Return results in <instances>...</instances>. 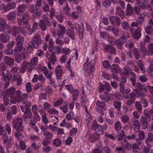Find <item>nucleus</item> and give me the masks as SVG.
I'll return each mask as SVG.
<instances>
[{
	"label": "nucleus",
	"mask_w": 153,
	"mask_h": 153,
	"mask_svg": "<svg viewBox=\"0 0 153 153\" xmlns=\"http://www.w3.org/2000/svg\"><path fill=\"white\" fill-rule=\"evenodd\" d=\"M36 8L37 7L35 6V5L34 4H30L29 7V11L30 13H34L35 11Z\"/></svg>",
	"instance_id": "nucleus-55"
},
{
	"label": "nucleus",
	"mask_w": 153,
	"mask_h": 153,
	"mask_svg": "<svg viewBox=\"0 0 153 153\" xmlns=\"http://www.w3.org/2000/svg\"><path fill=\"white\" fill-rule=\"evenodd\" d=\"M139 80L142 82H146L148 80V78L145 75H142L139 76Z\"/></svg>",
	"instance_id": "nucleus-59"
},
{
	"label": "nucleus",
	"mask_w": 153,
	"mask_h": 153,
	"mask_svg": "<svg viewBox=\"0 0 153 153\" xmlns=\"http://www.w3.org/2000/svg\"><path fill=\"white\" fill-rule=\"evenodd\" d=\"M111 1L109 0H104L102 1V4L105 7H107L111 5Z\"/></svg>",
	"instance_id": "nucleus-53"
},
{
	"label": "nucleus",
	"mask_w": 153,
	"mask_h": 153,
	"mask_svg": "<svg viewBox=\"0 0 153 153\" xmlns=\"http://www.w3.org/2000/svg\"><path fill=\"white\" fill-rule=\"evenodd\" d=\"M29 138L32 141H36L39 140L40 138L38 136L35 135L34 134H31L29 136Z\"/></svg>",
	"instance_id": "nucleus-51"
},
{
	"label": "nucleus",
	"mask_w": 153,
	"mask_h": 153,
	"mask_svg": "<svg viewBox=\"0 0 153 153\" xmlns=\"http://www.w3.org/2000/svg\"><path fill=\"white\" fill-rule=\"evenodd\" d=\"M96 105L99 108H104L106 106V104L104 102L98 100L96 103Z\"/></svg>",
	"instance_id": "nucleus-41"
},
{
	"label": "nucleus",
	"mask_w": 153,
	"mask_h": 153,
	"mask_svg": "<svg viewBox=\"0 0 153 153\" xmlns=\"http://www.w3.org/2000/svg\"><path fill=\"white\" fill-rule=\"evenodd\" d=\"M103 47L105 51L107 52L110 53L111 54H115L116 51L115 48L109 45L104 44Z\"/></svg>",
	"instance_id": "nucleus-12"
},
{
	"label": "nucleus",
	"mask_w": 153,
	"mask_h": 153,
	"mask_svg": "<svg viewBox=\"0 0 153 153\" xmlns=\"http://www.w3.org/2000/svg\"><path fill=\"white\" fill-rule=\"evenodd\" d=\"M55 72L56 74V76L58 79L62 77V74L63 73V71L62 68L59 65H58L56 67Z\"/></svg>",
	"instance_id": "nucleus-17"
},
{
	"label": "nucleus",
	"mask_w": 153,
	"mask_h": 153,
	"mask_svg": "<svg viewBox=\"0 0 153 153\" xmlns=\"http://www.w3.org/2000/svg\"><path fill=\"white\" fill-rule=\"evenodd\" d=\"M124 70L125 71L124 73L127 74H128L132 76H133V77H137L135 73L133 72H132L131 71V70L129 68L126 67V68H124Z\"/></svg>",
	"instance_id": "nucleus-31"
},
{
	"label": "nucleus",
	"mask_w": 153,
	"mask_h": 153,
	"mask_svg": "<svg viewBox=\"0 0 153 153\" xmlns=\"http://www.w3.org/2000/svg\"><path fill=\"white\" fill-rule=\"evenodd\" d=\"M120 66L116 64H113L110 68L111 71L116 74L118 73L119 71H120V74L122 73V72L120 71Z\"/></svg>",
	"instance_id": "nucleus-14"
},
{
	"label": "nucleus",
	"mask_w": 153,
	"mask_h": 153,
	"mask_svg": "<svg viewBox=\"0 0 153 153\" xmlns=\"http://www.w3.org/2000/svg\"><path fill=\"white\" fill-rule=\"evenodd\" d=\"M45 40L46 42H49V45L53 44L54 42L52 38L50 37L49 34L46 35L45 37Z\"/></svg>",
	"instance_id": "nucleus-57"
},
{
	"label": "nucleus",
	"mask_w": 153,
	"mask_h": 153,
	"mask_svg": "<svg viewBox=\"0 0 153 153\" xmlns=\"http://www.w3.org/2000/svg\"><path fill=\"white\" fill-rule=\"evenodd\" d=\"M67 24L69 27L68 29V32L66 35L72 39L74 40L75 39V36H74V26L72 22L70 21L67 22Z\"/></svg>",
	"instance_id": "nucleus-7"
},
{
	"label": "nucleus",
	"mask_w": 153,
	"mask_h": 153,
	"mask_svg": "<svg viewBox=\"0 0 153 153\" xmlns=\"http://www.w3.org/2000/svg\"><path fill=\"white\" fill-rule=\"evenodd\" d=\"M96 60V59L95 58L94 60H91L88 64V60L87 62H85L83 65V67L85 71L89 74H91L94 71V65L95 64V61Z\"/></svg>",
	"instance_id": "nucleus-4"
},
{
	"label": "nucleus",
	"mask_w": 153,
	"mask_h": 153,
	"mask_svg": "<svg viewBox=\"0 0 153 153\" xmlns=\"http://www.w3.org/2000/svg\"><path fill=\"white\" fill-rule=\"evenodd\" d=\"M16 4L14 2H12L11 3H7L6 5L4 6L2 9L3 13H5L8 11L9 10L14 9L15 8Z\"/></svg>",
	"instance_id": "nucleus-9"
},
{
	"label": "nucleus",
	"mask_w": 153,
	"mask_h": 153,
	"mask_svg": "<svg viewBox=\"0 0 153 153\" xmlns=\"http://www.w3.org/2000/svg\"><path fill=\"white\" fill-rule=\"evenodd\" d=\"M52 143L53 144L56 146H60L62 143L61 140L59 138L54 139Z\"/></svg>",
	"instance_id": "nucleus-45"
},
{
	"label": "nucleus",
	"mask_w": 153,
	"mask_h": 153,
	"mask_svg": "<svg viewBox=\"0 0 153 153\" xmlns=\"http://www.w3.org/2000/svg\"><path fill=\"white\" fill-rule=\"evenodd\" d=\"M14 57L15 61L20 63L22 61V57H24L25 49L23 46L15 47L14 50Z\"/></svg>",
	"instance_id": "nucleus-3"
},
{
	"label": "nucleus",
	"mask_w": 153,
	"mask_h": 153,
	"mask_svg": "<svg viewBox=\"0 0 153 153\" xmlns=\"http://www.w3.org/2000/svg\"><path fill=\"white\" fill-rule=\"evenodd\" d=\"M125 135V133L123 130H122L119 135L117 136V138L119 141H120L123 139Z\"/></svg>",
	"instance_id": "nucleus-58"
},
{
	"label": "nucleus",
	"mask_w": 153,
	"mask_h": 153,
	"mask_svg": "<svg viewBox=\"0 0 153 153\" xmlns=\"http://www.w3.org/2000/svg\"><path fill=\"white\" fill-rule=\"evenodd\" d=\"M41 131L43 133L46 132L47 131H46L48 129V126L45 124L43 125H42L39 127Z\"/></svg>",
	"instance_id": "nucleus-63"
},
{
	"label": "nucleus",
	"mask_w": 153,
	"mask_h": 153,
	"mask_svg": "<svg viewBox=\"0 0 153 153\" xmlns=\"http://www.w3.org/2000/svg\"><path fill=\"white\" fill-rule=\"evenodd\" d=\"M26 9V6L24 4H20L18 7V11L19 13H22L25 11Z\"/></svg>",
	"instance_id": "nucleus-37"
},
{
	"label": "nucleus",
	"mask_w": 153,
	"mask_h": 153,
	"mask_svg": "<svg viewBox=\"0 0 153 153\" xmlns=\"http://www.w3.org/2000/svg\"><path fill=\"white\" fill-rule=\"evenodd\" d=\"M135 100V98L134 94L131 92L129 94V97H128L126 104L129 105H131L134 102Z\"/></svg>",
	"instance_id": "nucleus-19"
},
{
	"label": "nucleus",
	"mask_w": 153,
	"mask_h": 153,
	"mask_svg": "<svg viewBox=\"0 0 153 153\" xmlns=\"http://www.w3.org/2000/svg\"><path fill=\"white\" fill-rule=\"evenodd\" d=\"M133 43L132 41L129 40L126 41L125 43V46L128 48H131L133 46Z\"/></svg>",
	"instance_id": "nucleus-48"
},
{
	"label": "nucleus",
	"mask_w": 153,
	"mask_h": 153,
	"mask_svg": "<svg viewBox=\"0 0 153 153\" xmlns=\"http://www.w3.org/2000/svg\"><path fill=\"white\" fill-rule=\"evenodd\" d=\"M137 66L143 72H145V68L142 61L139 60L137 62Z\"/></svg>",
	"instance_id": "nucleus-28"
},
{
	"label": "nucleus",
	"mask_w": 153,
	"mask_h": 153,
	"mask_svg": "<svg viewBox=\"0 0 153 153\" xmlns=\"http://www.w3.org/2000/svg\"><path fill=\"white\" fill-rule=\"evenodd\" d=\"M16 15L15 12H11L8 13L7 16V18L9 20H13L15 18Z\"/></svg>",
	"instance_id": "nucleus-36"
},
{
	"label": "nucleus",
	"mask_w": 153,
	"mask_h": 153,
	"mask_svg": "<svg viewBox=\"0 0 153 153\" xmlns=\"http://www.w3.org/2000/svg\"><path fill=\"white\" fill-rule=\"evenodd\" d=\"M46 23L44 22L43 20H41L39 22V25L43 31L46 29Z\"/></svg>",
	"instance_id": "nucleus-44"
},
{
	"label": "nucleus",
	"mask_w": 153,
	"mask_h": 153,
	"mask_svg": "<svg viewBox=\"0 0 153 153\" xmlns=\"http://www.w3.org/2000/svg\"><path fill=\"white\" fill-rule=\"evenodd\" d=\"M133 53L134 57L136 60L140 59V54L137 48H134L133 50Z\"/></svg>",
	"instance_id": "nucleus-32"
},
{
	"label": "nucleus",
	"mask_w": 153,
	"mask_h": 153,
	"mask_svg": "<svg viewBox=\"0 0 153 153\" xmlns=\"http://www.w3.org/2000/svg\"><path fill=\"white\" fill-rule=\"evenodd\" d=\"M10 39V36L7 34H0V42L4 43H7Z\"/></svg>",
	"instance_id": "nucleus-18"
},
{
	"label": "nucleus",
	"mask_w": 153,
	"mask_h": 153,
	"mask_svg": "<svg viewBox=\"0 0 153 153\" xmlns=\"http://www.w3.org/2000/svg\"><path fill=\"white\" fill-rule=\"evenodd\" d=\"M100 97L102 100L106 102H108L110 99L109 95L106 93L100 95Z\"/></svg>",
	"instance_id": "nucleus-25"
},
{
	"label": "nucleus",
	"mask_w": 153,
	"mask_h": 153,
	"mask_svg": "<svg viewBox=\"0 0 153 153\" xmlns=\"http://www.w3.org/2000/svg\"><path fill=\"white\" fill-rule=\"evenodd\" d=\"M153 114V109H146L144 111V115L146 116L148 118H150L151 114Z\"/></svg>",
	"instance_id": "nucleus-39"
},
{
	"label": "nucleus",
	"mask_w": 153,
	"mask_h": 153,
	"mask_svg": "<svg viewBox=\"0 0 153 153\" xmlns=\"http://www.w3.org/2000/svg\"><path fill=\"white\" fill-rule=\"evenodd\" d=\"M43 134L47 139H51L53 137V134L50 132L47 131L43 133Z\"/></svg>",
	"instance_id": "nucleus-46"
},
{
	"label": "nucleus",
	"mask_w": 153,
	"mask_h": 153,
	"mask_svg": "<svg viewBox=\"0 0 153 153\" xmlns=\"http://www.w3.org/2000/svg\"><path fill=\"white\" fill-rule=\"evenodd\" d=\"M148 47V54L150 55H152L153 54V43L150 44Z\"/></svg>",
	"instance_id": "nucleus-50"
},
{
	"label": "nucleus",
	"mask_w": 153,
	"mask_h": 153,
	"mask_svg": "<svg viewBox=\"0 0 153 153\" xmlns=\"http://www.w3.org/2000/svg\"><path fill=\"white\" fill-rule=\"evenodd\" d=\"M23 22H28L30 19V15L27 12L25 13L23 15L22 17Z\"/></svg>",
	"instance_id": "nucleus-47"
},
{
	"label": "nucleus",
	"mask_w": 153,
	"mask_h": 153,
	"mask_svg": "<svg viewBox=\"0 0 153 153\" xmlns=\"http://www.w3.org/2000/svg\"><path fill=\"white\" fill-rule=\"evenodd\" d=\"M22 93L20 90H17L15 93V97H13L10 101L11 103H15L16 102L21 103L22 105H20V108L23 112L25 111V108L26 104L30 106L31 103L30 102L26 101L28 97V94L27 93H24L21 96Z\"/></svg>",
	"instance_id": "nucleus-1"
},
{
	"label": "nucleus",
	"mask_w": 153,
	"mask_h": 153,
	"mask_svg": "<svg viewBox=\"0 0 153 153\" xmlns=\"http://www.w3.org/2000/svg\"><path fill=\"white\" fill-rule=\"evenodd\" d=\"M59 29L57 32V35L59 38H63L64 35L66 33V29L65 27L61 24L58 25Z\"/></svg>",
	"instance_id": "nucleus-8"
},
{
	"label": "nucleus",
	"mask_w": 153,
	"mask_h": 153,
	"mask_svg": "<svg viewBox=\"0 0 153 153\" xmlns=\"http://www.w3.org/2000/svg\"><path fill=\"white\" fill-rule=\"evenodd\" d=\"M100 37L103 39H105L108 38L109 36L108 34L105 32H101L100 33Z\"/></svg>",
	"instance_id": "nucleus-62"
},
{
	"label": "nucleus",
	"mask_w": 153,
	"mask_h": 153,
	"mask_svg": "<svg viewBox=\"0 0 153 153\" xmlns=\"http://www.w3.org/2000/svg\"><path fill=\"white\" fill-rule=\"evenodd\" d=\"M135 104V107L136 109L139 111H141L142 109L141 104L138 102H136Z\"/></svg>",
	"instance_id": "nucleus-60"
},
{
	"label": "nucleus",
	"mask_w": 153,
	"mask_h": 153,
	"mask_svg": "<svg viewBox=\"0 0 153 153\" xmlns=\"http://www.w3.org/2000/svg\"><path fill=\"white\" fill-rule=\"evenodd\" d=\"M71 93L73 94V101L74 102L77 99L79 94V91L77 89H74L73 90Z\"/></svg>",
	"instance_id": "nucleus-29"
},
{
	"label": "nucleus",
	"mask_w": 153,
	"mask_h": 153,
	"mask_svg": "<svg viewBox=\"0 0 153 153\" xmlns=\"http://www.w3.org/2000/svg\"><path fill=\"white\" fill-rule=\"evenodd\" d=\"M22 120L20 117H17L12 121L13 127L18 131H22L23 130L22 125Z\"/></svg>",
	"instance_id": "nucleus-6"
},
{
	"label": "nucleus",
	"mask_w": 153,
	"mask_h": 153,
	"mask_svg": "<svg viewBox=\"0 0 153 153\" xmlns=\"http://www.w3.org/2000/svg\"><path fill=\"white\" fill-rule=\"evenodd\" d=\"M123 28L126 30H128L129 28L128 23L126 21L123 22L121 24Z\"/></svg>",
	"instance_id": "nucleus-52"
},
{
	"label": "nucleus",
	"mask_w": 153,
	"mask_h": 153,
	"mask_svg": "<svg viewBox=\"0 0 153 153\" xmlns=\"http://www.w3.org/2000/svg\"><path fill=\"white\" fill-rule=\"evenodd\" d=\"M113 105L115 108L117 110H120L121 106V102L116 100L114 101Z\"/></svg>",
	"instance_id": "nucleus-38"
},
{
	"label": "nucleus",
	"mask_w": 153,
	"mask_h": 153,
	"mask_svg": "<svg viewBox=\"0 0 153 153\" xmlns=\"http://www.w3.org/2000/svg\"><path fill=\"white\" fill-rule=\"evenodd\" d=\"M126 12L127 15H131L133 13V9L130 4H129L127 5Z\"/></svg>",
	"instance_id": "nucleus-42"
},
{
	"label": "nucleus",
	"mask_w": 153,
	"mask_h": 153,
	"mask_svg": "<svg viewBox=\"0 0 153 153\" xmlns=\"http://www.w3.org/2000/svg\"><path fill=\"white\" fill-rule=\"evenodd\" d=\"M15 92V89L14 87H11L10 88L7 89L6 92V96H9L11 98L10 100L13 97H13L14 94Z\"/></svg>",
	"instance_id": "nucleus-16"
},
{
	"label": "nucleus",
	"mask_w": 153,
	"mask_h": 153,
	"mask_svg": "<svg viewBox=\"0 0 153 153\" xmlns=\"http://www.w3.org/2000/svg\"><path fill=\"white\" fill-rule=\"evenodd\" d=\"M25 111L24 112V115L26 118H30L32 117V114L30 109L26 108H25Z\"/></svg>",
	"instance_id": "nucleus-26"
},
{
	"label": "nucleus",
	"mask_w": 153,
	"mask_h": 153,
	"mask_svg": "<svg viewBox=\"0 0 153 153\" xmlns=\"http://www.w3.org/2000/svg\"><path fill=\"white\" fill-rule=\"evenodd\" d=\"M108 41L110 44L112 45H114L116 44V40L113 37H108Z\"/></svg>",
	"instance_id": "nucleus-49"
},
{
	"label": "nucleus",
	"mask_w": 153,
	"mask_h": 153,
	"mask_svg": "<svg viewBox=\"0 0 153 153\" xmlns=\"http://www.w3.org/2000/svg\"><path fill=\"white\" fill-rule=\"evenodd\" d=\"M3 75L4 76L3 79L4 81L5 82V85L4 87L5 88H6L9 85V82L10 81V79L7 76H5L4 75Z\"/></svg>",
	"instance_id": "nucleus-43"
},
{
	"label": "nucleus",
	"mask_w": 153,
	"mask_h": 153,
	"mask_svg": "<svg viewBox=\"0 0 153 153\" xmlns=\"http://www.w3.org/2000/svg\"><path fill=\"white\" fill-rule=\"evenodd\" d=\"M71 8L69 7L68 4L67 3L66 6L63 8V11L64 13L67 16H69L70 15V10Z\"/></svg>",
	"instance_id": "nucleus-27"
},
{
	"label": "nucleus",
	"mask_w": 153,
	"mask_h": 153,
	"mask_svg": "<svg viewBox=\"0 0 153 153\" xmlns=\"http://www.w3.org/2000/svg\"><path fill=\"white\" fill-rule=\"evenodd\" d=\"M19 30L18 27L16 26H14L12 28L11 34L13 36H16L19 33Z\"/></svg>",
	"instance_id": "nucleus-33"
},
{
	"label": "nucleus",
	"mask_w": 153,
	"mask_h": 153,
	"mask_svg": "<svg viewBox=\"0 0 153 153\" xmlns=\"http://www.w3.org/2000/svg\"><path fill=\"white\" fill-rule=\"evenodd\" d=\"M122 128V126L120 122L118 121L116 122L114 124L115 130L117 131H120Z\"/></svg>",
	"instance_id": "nucleus-34"
},
{
	"label": "nucleus",
	"mask_w": 153,
	"mask_h": 153,
	"mask_svg": "<svg viewBox=\"0 0 153 153\" xmlns=\"http://www.w3.org/2000/svg\"><path fill=\"white\" fill-rule=\"evenodd\" d=\"M117 45L118 48L120 50H122L123 48V45L124 43V40L122 37H120L119 39L116 40Z\"/></svg>",
	"instance_id": "nucleus-23"
},
{
	"label": "nucleus",
	"mask_w": 153,
	"mask_h": 153,
	"mask_svg": "<svg viewBox=\"0 0 153 153\" xmlns=\"http://www.w3.org/2000/svg\"><path fill=\"white\" fill-rule=\"evenodd\" d=\"M122 121L124 123H126L128 122L129 120V118L128 116L124 115H123L121 117Z\"/></svg>",
	"instance_id": "nucleus-56"
},
{
	"label": "nucleus",
	"mask_w": 153,
	"mask_h": 153,
	"mask_svg": "<svg viewBox=\"0 0 153 153\" xmlns=\"http://www.w3.org/2000/svg\"><path fill=\"white\" fill-rule=\"evenodd\" d=\"M115 150L116 152H119V153H126V152L125 150L123 149L121 146L117 147Z\"/></svg>",
	"instance_id": "nucleus-64"
},
{
	"label": "nucleus",
	"mask_w": 153,
	"mask_h": 153,
	"mask_svg": "<svg viewBox=\"0 0 153 153\" xmlns=\"http://www.w3.org/2000/svg\"><path fill=\"white\" fill-rule=\"evenodd\" d=\"M4 63L9 67H12L14 63V59L8 56L4 57Z\"/></svg>",
	"instance_id": "nucleus-11"
},
{
	"label": "nucleus",
	"mask_w": 153,
	"mask_h": 153,
	"mask_svg": "<svg viewBox=\"0 0 153 153\" xmlns=\"http://www.w3.org/2000/svg\"><path fill=\"white\" fill-rule=\"evenodd\" d=\"M133 125L134 126L135 131H138L140 127V124L137 120H134L133 122Z\"/></svg>",
	"instance_id": "nucleus-30"
},
{
	"label": "nucleus",
	"mask_w": 153,
	"mask_h": 153,
	"mask_svg": "<svg viewBox=\"0 0 153 153\" xmlns=\"http://www.w3.org/2000/svg\"><path fill=\"white\" fill-rule=\"evenodd\" d=\"M140 121L142 125L143 128L146 129L148 126V122L147 118L144 116H142L140 117Z\"/></svg>",
	"instance_id": "nucleus-15"
},
{
	"label": "nucleus",
	"mask_w": 153,
	"mask_h": 153,
	"mask_svg": "<svg viewBox=\"0 0 153 153\" xmlns=\"http://www.w3.org/2000/svg\"><path fill=\"white\" fill-rule=\"evenodd\" d=\"M16 39L17 42L16 44L17 45L16 47L22 46V43L24 41L23 37L21 35H19L16 38Z\"/></svg>",
	"instance_id": "nucleus-24"
},
{
	"label": "nucleus",
	"mask_w": 153,
	"mask_h": 153,
	"mask_svg": "<svg viewBox=\"0 0 153 153\" xmlns=\"http://www.w3.org/2000/svg\"><path fill=\"white\" fill-rule=\"evenodd\" d=\"M38 58L37 57H33L31 60L30 62L25 61L22 64L19 69V72L23 74L27 68L28 72H30L34 68L33 66L36 65L38 63Z\"/></svg>",
	"instance_id": "nucleus-2"
},
{
	"label": "nucleus",
	"mask_w": 153,
	"mask_h": 153,
	"mask_svg": "<svg viewBox=\"0 0 153 153\" xmlns=\"http://www.w3.org/2000/svg\"><path fill=\"white\" fill-rule=\"evenodd\" d=\"M41 42L42 39L40 36L37 34H36L31 41V45H29L28 49L32 48H37Z\"/></svg>",
	"instance_id": "nucleus-5"
},
{
	"label": "nucleus",
	"mask_w": 153,
	"mask_h": 153,
	"mask_svg": "<svg viewBox=\"0 0 153 153\" xmlns=\"http://www.w3.org/2000/svg\"><path fill=\"white\" fill-rule=\"evenodd\" d=\"M145 30L147 34L149 35L153 33V28L150 25H148L146 27Z\"/></svg>",
	"instance_id": "nucleus-35"
},
{
	"label": "nucleus",
	"mask_w": 153,
	"mask_h": 153,
	"mask_svg": "<svg viewBox=\"0 0 153 153\" xmlns=\"http://www.w3.org/2000/svg\"><path fill=\"white\" fill-rule=\"evenodd\" d=\"M100 137V136L96 134H93L89 137L91 143H94L96 140H99Z\"/></svg>",
	"instance_id": "nucleus-21"
},
{
	"label": "nucleus",
	"mask_w": 153,
	"mask_h": 153,
	"mask_svg": "<svg viewBox=\"0 0 153 153\" xmlns=\"http://www.w3.org/2000/svg\"><path fill=\"white\" fill-rule=\"evenodd\" d=\"M74 113L71 111V112H69L66 114L65 116L66 119L68 120H71L74 117Z\"/></svg>",
	"instance_id": "nucleus-40"
},
{
	"label": "nucleus",
	"mask_w": 153,
	"mask_h": 153,
	"mask_svg": "<svg viewBox=\"0 0 153 153\" xmlns=\"http://www.w3.org/2000/svg\"><path fill=\"white\" fill-rule=\"evenodd\" d=\"M16 81V85L18 86H19L22 85V79L21 76H17Z\"/></svg>",
	"instance_id": "nucleus-54"
},
{
	"label": "nucleus",
	"mask_w": 153,
	"mask_h": 153,
	"mask_svg": "<svg viewBox=\"0 0 153 153\" xmlns=\"http://www.w3.org/2000/svg\"><path fill=\"white\" fill-rule=\"evenodd\" d=\"M48 112L51 114H58L59 113V112L54 108L49 109L48 111Z\"/></svg>",
	"instance_id": "nucleus-61"
},
{
	"label": "nucleus",
	"mask_w": 153,
	"mask_h": 153,
	"mask_svg": "<svg viewBox=\"0 0 153 153\" xmlns=\"http://www.w3.org/2000/svg\"><path fill=\"white\" fill-rule=\"evenodd\" d=\"M46 57L48 59L50 60L53 65L56 62V58L54 53L52 52H47L46 53Z\"/></svg>",
	"instance_id": "nucleus-13"
},
{
	"label": "nucleus",
	"mask_w": 153,
	"mask_h": 153,
	"mask_svg": "<svg viewBox=\"0 0 153 153\" xmlns=\"http://www.w3.org/2000/svg\"><path fill=\"white\" fill-rule=\"evenodd\" d=\"M132 93H133L134 96H135L137 97H144L145 96V94L143 93L137 89L133 90Z\"/></svg>",
	"instance_id": "nucleus-20"
},
{
	"label": "nucleus",
	"mask_w": 153,
	"mask_h": 153,
	"mask_svg": "<svg viewBox=\"0 0 153 153\" xmlns=\"http://www.w3.org/2000/svg\"><path fill=\"white\" fill-rule=\"evenodd\" d=\"M109 20L111 24H115L117 26H119L121 22L120 19L117 16H110L109 17Z\"/></svg>",
	"instance_id": "nucleus-10"
},
{
	"label": "nucleus",
	"mask_w": 153,
	"mask_h": 153,
	"mask_svg": "<svg viewBox=\"0 0 153 153\" xmlns=\"http://www.w3.org/2000/svg\"><path fill=\"white\" fill-rule=\"evenodd\" d=\"M101 127L102 126L97 123L96 120H93L91 126V128L92 130L96 131L97 128Z\"/></svg>",
	"instance_id": "nucleus-22"
}]
</instances>
